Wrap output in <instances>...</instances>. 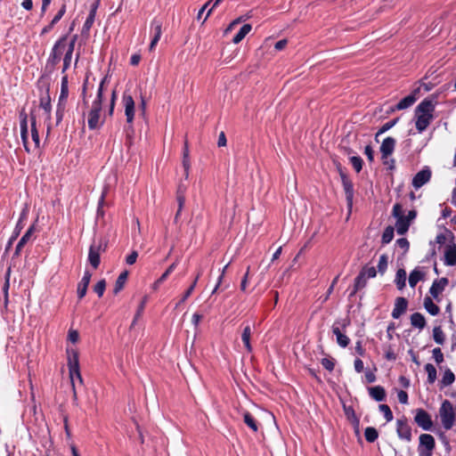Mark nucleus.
<instances>
[{
	"instance_id": "f257e3e1",
	"label": "nucleus",
	"mask_w": 456,
	"mask_h": 456,
	"mask_svg": "<svg viewBox=\"0 0 456 456\" xmlns=\"http://www.w3.org/2000/svg\"><path fill=\"white\" fill-rule=\"evenodd\" d=\"M68 368L69 372L70 383L73 390V403L77 404V393L76 390L77 383L83 385V379L79 369V356L77 349L67 348Z\"/></svg>"
},
{
	"instance_id": "f03ea898",
	"label": "nucleus",
	"mask_w": 456,
	"mask_h": 456,
	"mask_svg": "<svg viewBox=\"0 0 456 456\" xmlns=\"http://www.w3.org/2000/svg\"><path fill=\"white\" fill-rule=\"evenodd\" d=\"M435 104L431 100L424 99L415 108V126L419 133L425 131L434 118Z\"/></svg>"
},
{
	"instance_id": "7ed1b4c3",
	"label": "nucleus",
	"mask_w": 456,
	"mask_h": 456,
	"mask_svg": "<svg viewBox=\"0 0 456 456\" xmlns=\"http://www.w3.org/2000/svg\"><path fill=\"white\" fill-rule=\"evenodd\" d=\"M393 216L396 217L395 228L398 234H405L411 225L409 219L403 216V208L399 203H396L393 207Z\"/></svg>"
},
{
	"instance_id": "20e7f679",
	"label": "nucleus",
	"mask_w": 456,
	"mask_h": 456,
	"mask_svg": "<svg viewBox=\"0 0 456 456\" xmlns=\"http://www.w3.org/2000/svg\"><path fill=\"white\" fill-rule=\"evenodd\" d=\"M102 105V103L98 102H93L92 103V108L88 113V127L90 130L98 129L104 123V119H101Z\"/></svg>"
},
{
	"instance_id": "39448f33",
	"label": "nucleus",
	"mask_w": 456,
	"mask_h": 456,
	"mask_svg": "<svg viewBox=\"0 0 456 456\" xmlns=\"http://www.w3.org/2000/svg\"><path fill=\"white\" fill-rule=\"evenodd\" d=\"M338 172L341 177V182L346 195V205L349 211H351L354 194V184L351 179L348 177V175L343 171L341 167H338Z\"/></svg>"
},
{
	"instance_id": "423d86ee",
	"label": "nucleus",
	"mask_w": 456,
	"mask_h": 456,
	"mask_svg": "<svg viewBox=\"0 0 456 456\" xmlns=\"http://www.w3.org/2000/svg\"><path fill=\"white\" fill-rule=\"evenodd\" d=\"M414 421L423 430H432L433 421L431 419V415L426 410L422 408L416 409Z\"/></svg>"
},
{
	"instance_id": "0eeeda50",
	"label": "nucleus",
	"mask_w": 456,
	"mask_h": 456,
	"mask_svg": "<svg viewBox=\"0 0 456 456\" xmlns=\"http://www.w3.org/2000/svg\"><path fill=\"white\" fill-rule=\"evenodd\" d=\"M396 433L400 439L411 442L412 439L411 427L408 423L405 416L396 420Z\"/></svg>"
},
{
	"instance_id": "6e6552de",
	"label": "nucleus",
	"mask_w": 456,
	"mask_h": 456,
	"mask_svg": "<svg viewBox=\"0 0 456 456\" xmlns=\"http://www.w3.org/2000/svg\"><path fill=\"white\" fill-rule=\"evenodd\" d=\"M122 103L125 109V115L126 118V122L128 124H132L134 118V101L133 96L126 92L124 93L122 97Z\"/></svg>"
},
{
	"instance_id": "1a4fd4ad",
	"label": "nucleus",
	"mask_w": 456,
	"mask_h": 456,
	"mask_svg": "<svg viewBox=\"0 0 456 456\" xmlns=\"http://www.w3.org/2000/svg\"><path fill=\"white\" fill-rule=\"evenodd\" d=\"M162 25H163L162 20L159 18H157V17H155L151 22V28L153 31L154 35H153V37H152L150 46H149L150 51H153L155 49L157 44L159 43V41L161 37Z\"/></svg>"
},
{
	"instance_id": "9d476101",
	"label": "nucleus",
	"mask_w": 456,
	"mask_h": 456,
	"mask_svg": "<svg viewBox=\"0 0 456 456\" xmlns=\"http://www.w3.org/2000/svg\"><path fill=\"white\" fill-rule=\"evenodd\" d=\"M66 40L67 36H63L54 44L49 57V61L53 65H56L58 62H60L62 51L65 48Z\"/></svg>"
},
{
	"instance_id": "9b49d317",
	"label": "nucleus",
	"mask_w": 456,
	"mask_h": 456,
	"mask_svg": "<svg viewBox=\"0 0 456 456\" xmlns=\"http://www.w3.org/2000/svg\"><path fill=\"white\" fill-rule=\"evenodd\" d=\"M20 137L24 146L25 151L29 153L30 149L28 147V115L24 110H22L20 113Z\"/></svg>"
},
{
	"instance_id": "f8f14e48",
	"label": "nucleus",
	"mask_w": 456,
	"mask_h": 456,
	"mask_svg": "<svg viewBox=\"0 0 456 456\" xmlns=\"http://www.w3.org/2000/svg\"><path fill=\"white\" fill-rule=\"evenodd\" d=\"M39 107L44 110L45 113V120L50 121L51 120V110H52V104H51V97L49 94V88L45 89L44 92L40 94L39 96Z\"/></svg>"
},
{
	"instance_id": "ddd939ff",
	"label": "nucleus",
	"mask_w": 456,
	"mask_h": 456,
	"mask_svg": "<svg viewBox=\"0 0 456 456\" xmlns=\"http://www.w3.org/2000/svg\"><path fill=\"white\" fill-rule=\"evenodd\" d=\"M431 178V171L429 168L426 167L419 172H418L413 179H412V186L415 189H419L425 183H427Z\"/></svg>"
},
{
	"instance_id": "4468645a",
	"label": "nucleus",
	"mask_w": 456,
	"mask_h": 456,
	"mask_svg": "<svg viewBox=\"0 0 456 456\" xmlns=\"http://www.w3.org/2000/svg\"><path fill=\"white\" fill-rule=\"evenodd\" d=\"M436 442L435 438L429 434H421L419 436V451H423L425 448V453L432 454V451L435 449Z\"/></svg>"
},
{
	"instance_id": "2eb2a0df",
	"label": "nucleus",
	"mask_w": 456,
	"mask_h": 456,
	"mask_svg": "<svg viewBox=\"0 0 456 456\" xmlns=\"http://www.w3.org/2000/svg\"><path fill=\"white\" fill-rule=\"evenodd\" d=\"M396 141L388 136L385 138L380 146L381 159H387L395 151Z\"/></svg>"
},
{
	"instance_id": "dca6fc26",
	"label": "nucleus",
	"mask_w": 456,
	"mask_h": 456,
	"mask_svg": "<svg viewBox=\"0 0 456 456\" xmlns=\"http://www.w3.org/2000/svg\"><path fill=\"white\" fill-rule=\"evenodd\" d=\"M101 248H102L101 243H99L98 245H96L95 243H93L89 248L88 260H89L90 265L94 269H97L101 263V257H100Z\"/></svg>"
},
{
	"instance_id": "f3484780",
	"label": "nucleus",
	"mask_w": 456,
	"mask_h": 456,
	"mask_svg": "<svg viewBox=\"0 0 456 456\" xmlns=\"http://www.w3.org/2000/svg\"><path fill=\"white\" fill-rule=\"evenodd\" d=\"M408 300L405 297H398L395 298V306L392 311V317L394 319L400 318L407 310Z\"/></svg>"
},
{
	"instance_id": "a211bd4d",
	"label": "nucleus",
	"mask_w": 456,
	"mask_h": 456,
	"mask_svg": "<svg viewBox=\"0 0 456 456\" xmlns=\"http://www.w3.org/2000/svg\"><path fill=\"white\" fill-rule=\"evenodd\" d=\"M448 282H449V281L445 277H443L439 280L434 281V282L432 283V285L429 289L430 295L435 299H437L438 296L444 291L445 287L448 285Z\"/></svg>"
},
{
	"instance_id": "6ab92c4d",
	"label": "nucleus",
	"mask_w": 456,
	"mask_h": 456,
	"mask_svg": "<svg viewBox=\"0 0 456 456\" xmlns=\"http://www.w3.org/2000/svg\"><path fill=\"white\" fill-rule=\"evenodd\" d=\"M92 273L88 270H86L84 273V276L77 284V297L79 299H82L86 295L87 288L90 283Z\"/></svg>"
},
{
	"instance_id": "aec40b11",
	"label": "nucleus",
	"mask_w": 456,
	"mask_h": 456,
	"mask_svg": "<svg viewBox=\"0 0 456 456\" xmlns=\"http://www.w3.org/2000/svg\"><path fill=\"white\" fill-rule=\"evenodd\" d=\"M65 12H66V4L64 3L61 5V9L58 11V12L55 14V16L53 18L51 22L47 26H45L42 28L40 36L48 34L53 28V27L61 20V19L63 17Z\"/></svg>"
},
{
	"instance_id": "412c9836",
	"label": "nucleus",
	"mask_w": 456,
	"mask_h": 456,
	"mask_svg": "<svg viewBox=\"0 0 456 456\" xmlns=\"http://www.w3.org/2000/svg\"><path fill=\"white\" fill-rule=\"evenodd\" d=\"M65 12H66V4L64 3L61 5V9L58 11V12L55 14V16L53 18L51 22L47 26H45L42 28L40 36L48 34L53 28V27L61 20V19L63 17Z\"/></svg>"
},
{
	"instance_id": "4be33fe9",
	"label": "nucleus",
	"mask_w": 456,
	"mask_h": 456,
	"mask_svg": "<svg viewBox=\"0 0 456 456\" xmlns=\"http://www.w3.org/2000/svg\"><path fill=\"white\" fill-rule=\"evenodd\" d=\"M343 410L346 419L352 424L356 432H358L360 419L356 416L353 406L344 404Z\"/></svg>"
},
{
	"instance_id": "5701e85b",
	"label": "nucleus",
	"mask_w": 456,
	"mask_h": 456,
	"mask_svg": "<svg viewBox=\"0 0 456 456\" xmlns=\"http://www.w3.org/2000/svg\"><path fill=\"white\" fill-rule=\"evenodd\" d=\"M368 392L370 396L377 402H383L386 400L387 393L382 386L370 387H368Z\"/></svg>"
},
{
	"instance_id": "b1692460",
	"label": "nucleus",
	"mask_w": 456,
	"mask_h": 456,
	"mask_svg": "<svg viewBox=\"0 0 456 456\" xmlns=\"http://www.w3.org/2000/svg\"><path fill=\"white\" fill-rule=\"evenodd\" d=\"M444 265L453 266L456 265V245H448L444 251Z\"/></svg>"
},
{
	"instance_id": "393cba45",
	"label": "nucleus",
	"mask_w": 456,
	"mask_h": 456,
	"mask_svg": "<svg viewBox=\"0 0 456 456\" xmlns=\"http://www.w3.org/2000/svg\"><path fill=\"white\" fill-rule=\"evenodd\" d=\"M35 231V224H31L29 228L27 230L25 234L20 238L19 240L16 248H15V255L19 256L22 248L25 246V244L29 240L31 235L33 234Z\"/></svg>"
},
{
	"instance_id": "a878e982",
	"label": "nucleus",
	"mask_w": 456,
	"mask_h": 456,
	"mask_svg": "<svg viewBox=\"0 0 456 456\" xmlns=\"http://www.w3.org/2000/svg\"><path fill=\"white\" fill-rule=\"evenodd\" d=\"M185 188H183L182 185L178 186L177 191H176V201L178 204V209L176 211L175 221L177 222L178 217L183 208L184 203H185Z\"/></svg>"
},
{
	"instance_id": "bb28decb",
	"label": "nucleus",
	"mask_w": 456,
	"mask_h": 456,
	"mask_svg": "<svg viewBox=\"0 0 456 456\" xmlns=\"http://www.w3.org/2000/svg\"><path fill=\"white\" fill-rule=\"evenodd\" d=\"M410 320H411V325L413 328H417L419 330H423L427 325L426 319H425L424 315L420 313L412 314L410 317Z\"/></svg>"
},
{
	"instance_id": "cd10ccee",
	"label": "nucleus",
	"mask_w": 456,
	"mask_h": 456,
	"mask_svg": "<svg viewBox=\"0 0 456 456\" xmlns=\"http://www.w3.org/2000/svg\"><path fill=\"white\" fill-rule=\"evenodd\" d=\"M367 284V277L364 275V273H359V274L354 279V289L350 293V297H354L358 290L363 289Z\"/></svg>"
},
{
	"instance_id": "c85d7f7f",
	"label": "nucleus",
	"mask_w": 456,
	"mask_h": 456,
	"mask_svg": "<svg viewBox=\"0 0 456 456\" xmlns=\"http://www.w3.org/2000/svg\"><path fill=\"white\" fill-rule=\"evenodd\" d=\"M332 332L336 336L337 343L339 346L345 348L349 345L350 338L346 335L343 334L338 327L333 326Z\"/></svg>"
},
{
	"instance_id": "c756f323",
	"label": "nucleus",
	"mask_w": 456,
	"mask_h": 456,
	"mask_svg": "<svg viewBox=\"0 0 456 456\" xmlns=\"http://www.w3.org/2000/svg\"><path fill=\"white\" fill-rule=\"evenodd\" d=\"M30 126H31V137H32V140L35 143V148L38 149L39 146H40V138H39V134H38V130H37V118H36V116L31 113L30 114Z\"/></svg>"
},
{
	"instance_id": "7c9ffc66",
	"label": "nucleus",
	"mask_w": 456,
	"mask_h": 456,
	"mask_svg": "<svg viewBox=\"0 0 456 456\" xmlns=\"http://www.w3.org/2000/svg\"><path fill=\"white\" fill-rule=\"evenodd\" d=\"M417 98L415 97L414 94H410L404 98H403L393 109L392 110H404V109H407L409 107H411L415 102H416Z\"/></svg>"
},
{
	"instance_id": "2f4dec72",
	"label": "nucleus",
	"mask_w": 456,
	"mask_h": 456,
	"mask_svg": "<svg viewBox=\"0 0 456 456\" xmlns=\"http://www.w3.org/2000/svg\"><path fill=\"white\" fill-rule=\"evenodd\" d=\"M127 277H128L127 271H124L118 275V279L116 280L114 289H113L114 295L118 294L124 289V286L126 282Z\"/></svg>"
},
{
	"instance_id": "473e14b6",
	"label": "nucleus",
	"mask_w": 456,
	"mask_h": 456,
	"mask_svg": "<svg viewBox=\"0 0 456 456\" xmlns=\"http://www.w3.org/2000/svg\"><path fill=\"white\" fill-rule=\"evenodd\" d=\"M202 275V271L201 270H199L192 283L190 285V287L185 290V292L183 293V297H181L180 301H179V304H183L184 303L188 297H191V295L192 294L196 285H197V282L200 279V277Z\"/></svg>"
},
{
	"instance_id": "72a5a7b5",
	"label": "nucleus",
	"mask_w": 456,
	"mask_h": 456,
	"mask_svg": "<svg viewBox=\"0 0 456 456\" xmlns=\"http://www.w3.org/2000/svg\"><path fill=\"white\" fill-rule=\"evenodd\" d=\"M423 305L427 312L433 316L437 315L440 312L439 306L433 302L430 297H425Z\"/></svg>"
},
{
	"instance_id": "f704fd0d",
	"label": "nucleus",
	"mask_w": 456,
	"mask_h": 456,
	"mask_svg": "<svg viewBox=\"0 0 456 456\" xmlns=\"http://www.w3.org/2000/svg\"><path fill=\"white\" fill-rule=\"evenodd\" d=\"M10 275H11V268H8V270L5 273V277H4V284L3 286L4 308H7L8 304H9Z\"/></svg>"
},
{
	"instance_id": "c9c22d12",
	"label": "nucleus",
	"mask_w": 456,
	"mask_h": 456,
	"mask_svg": "<svg viewBox=\"0 0 456 456\" xmlns=\"http://www.w3.org/2000/svg\"><path fill=\"white\" fill-rule=\"evenodd\" d=\"M250 337H251V328L248 324H247L243 329V331L241 334V339L245 346V348L247 349V351L248 353H250L252 351V346L250 344Z\"/></svg>"
},
{
	"instance_id": "e433bc0d",
	"label": "nucleus",
	"mask_w": 456,
	"mask_h": 456,
	"mask_svg": "<svg viewBox=\"0 0 456 456\" xmlns=\"http://www.w3.org/2000/svg\"><path fill=\"white\" fill-rule=\"evenodd\" d=\"M424 276H425V273L423 272H421L420 270H419L418 268L411 271V273H410V276H409L410 286L411 288H414L419 281L424 279Z\"/></svg>"
},
{
	"instance_id": "4c0bfd02",
	"label": "nucleus",
	"mask_w": 456,
	"mask_h": 456,
	"mask_svg": "<svg viewBox=\"0 0 456 456\" xmlns=\"http://www.w3.org/2000/svg\"><path fill=\"white\" fill-rule=\"evenodd\" d=\"M250 24H244L232 38L234 44H239L251 30Z\"/></svg>"
},
{
	"instance_id": "58836bf2",
	"label": "nucleus",
	"mask_w": 456,
	"mask_h": 456,
	"mask_svg": "<svg viewBox=\"0 0 456 456\" xmlns=\"http://www.w3.org/2000/svg\"><path fill=\"white\" fill-rule=\"evenodd\" d=\"M243 420H244V423L249 428H251L254 432H257V430H258V423H257L256 419L254 418V416L250 412L245 411L243 413Z\"/></svg>"
},
{
	"instance_id": "ea45409f",
	"label": "nucleus",
	"mask_w": 456,
	"mask_h": 456,
	"mask_svg": "<svg viewBox=\"0 0 456 456\" xmlns=\"http://www.w3.org/2000/svg\"><path fill=\"white\" fill-rule=\"evenodd\" d=\"M395 282L399 290H402L405 287L406 272L403 269L397 270Z\"/></svg>"
},
{
	"instance_id": "a19ab883",
	"label": "nucleus",
	"mask_w": 456,
	"mask_h": 456,
	"mask_svg": "<svg viewBox=\"0 0 456 456\" xmlns=\"http://www.w3.org/2000/svg\"><path fill=\"white\" fill-rule=\"evenodd\" d=\"M68 95H69L68 77L64 76L61 78V94L59 96V102L66 103Z\"/></svg>"
},
{
	"instance_id": "79ce46f5",
	"label": "nucleus",
	"mask_w": 456,
	"mask_h": 456,
	"mask_svg": "<svg viewBox=\"0 0 456 456\" xmlns=\"http://www.w3.org/2000/svg\"><path fill=\"white\" fill-rule=\"evenodd\" d=\"M364 436L367 442L373 443L379 437L378 430L373 427H368L364 430Z\"/></svg>"
},
{
	"instance_id": "37998d69",
	"label": "nucleus",
	"mask_w": 456,
	"mask_h": 456,
	"mask_svg": "<svg viewBox=\"0 0 456 456\" xmlns=\"http://www.w3.org/2000/svg\"><path fill=\"white\" fill-rule=\"evenodd\" d=\"M433 338L438 345H443L444 343L445 336L440 326H436L433 329Z\"/></svg>"
},
{
	"instance_id": "c03bdc74",
	"label": "nucleus",
	"mask_w": 456,
	"mask_h": 456,
	"mask_svg": "<svg viewBox=\"0 0 456 456\" xmlns=\"http://www.w3.org/2000/svg\"><path fill=\"white\" fill-rule=\"evenodd\" d=\"M425 370L428 373V382L433 384L436 379V369L431 363L425 365Z\"/></svg>"
},
{
	"instance_id": "a18cd8bd",
	"label": "nucleus",
	"mask_w": 456,
	"mask_h": 456,
	"mask_svg": "<svg viewBox=\"0 0 456 456\" xmlns=\"http://www.w3.org/2000/svg\"><path fill=\"white\" fill-rule=\"evenodd\" d=\"M394 232H395V229L393 226H387L384 232H383V234H382V238H381V242L382 244H387L389 243L393 238H394Z\"/></svg>"
},
{
	"instance_id": "49530a36",
	"label": "nucleus",
	"mask_w": 456,
	"mask_h": 456,
	"mask_svg": "<svg viewBox=\"0 0 456 456\" xmlns=\"http://www.w3.org/2000/svg\"><path fill=\"white\" fill-rule=\"evenodd\" d=\"M455 380V375L454 373L450 370V369H447L444 372V375H443V378H442V384L444 386H450L451 384H452Z\"/></svg>"
},
{
	"instance_id": "de8ad7c7",
	"label": "nucleus",
	"mask_w": 456,
	"mask_h": 456,
	"mask_svg": "<svg viewBox=\"0 0 456 456\" xmlns=\"http://www.w3.org/2000/svg\"><path fill=\"white\" fill-rule=\"evenodd\" d=\"M350 162L356 173H360L362 169L363 160L359 156H353L350 158Z\"/></svg>"
},
{
	"instance_id": "09e8293b",
	"label": "nucleus",
	"mask_w": 456,
	"mask_h": 456,
	"mask_svg": "<svg viewBox=\"0 0 456 456\" xmlns=\"http://www.w3.org/2000/svg\"><path fill=\"white\" fill-rule=\"evenodd\" d=\"M399 118H394L387 123H385L378 131V133L376 134V138L386 133L387 131H388L389 129H391L394 126H395V124L398 122Z\"/></svg>"
},
{
	"instance_id": "8fccbe9b",
	"label": "nucleus",
	"mask_w": 456,
	"mask_h": 456,
	"mask_svg": "<svg viewBox=\"0 0 456 456\" xmlns=\"http://www.w3.org/2000/svg\"><path fill=\"white\" fill-rule=\"evenodd\" d=\"M108 81V76H105L101 83H100V86H99V88H98V91H97V94H96V97L95 99L94 100V102H98L99 103H102V101H103V86L105 85V83Z\"/></svg>"
},
{
	"instance_id": "3c124183",
	"label": "nucleus",
	"mask_w": 456,
	"mask_h": 456,
	"mask_svg": "<svg viewBox=\"0 0 456 456\" xmlns=\"http://www.w3.org/2000/svg\"><path fill=\"white\" fill-rule=\"evenodd\" d=\"M379 410L384 414V417L387 422L393 419V412L387 404H379Z\"/></svg>"
},
{
	"instance_id": "603ef678",
	"label": "nucleus",
	"mask_w": 456,
	"mask_h": 456,
	"mask_svg": "<svg viewBox=\"0 0 456 456\" xmlns=\"http://www.w3.org/2000/svg\"><path fill=\"white\" fill-rule=\"evenodd\" d=\"M105 289H106V281L104 279L99 281L94 286V291L98 295L99 297H102L103 296Z\"/></svg>"
},
{
	"instance_id": "864d4df0",
	"label": "nucleus",
	"mask_w": 456,
	"mask_h": 456,
	"mask_svg": "<svg viewBox=\"0 0 456 456\" xmlns=\"http://www.w3.org/2000/svg\"><path fill=\"white\" fill-rule=\"evenodd\" d=\"M65 107H66L65 102H58L57 109H56V123H57V125L60 124L63 118Z\"/></svg>"
},
{
	"instance_id": "5fc2aeb1",
	"label": "nucleus",
	"mask_w": 456,
	"mask_h": 456,
	"mask_svg": "<svg viewBox=\"0 0 456 456\" xmlns=\"http://www.w3.org/2000/svg\"><path fill=\"white\" fill-rule=\"evenodd\" d=\"M322 367L329 371H332L335 367V360L332 357H325L321 362Z\"/></svg>"
},
{
	"instance_id": "6e6d98bb",
	"label": "nucleus",
	"mask_w": 456,
	"mask_h": 456,
	"mask_svg": "<svg viewBox=\"0 0 456 456\" xmlns=\"http://www.w3.org/2000/svg\"><path fill=\"white\" fill-rule=\"evenodd\" d=\"M387 256L385 254L379 256L378 270L381 274H383L387 268Z\"/></svg>"
},
{
	"instance_id": "4d7b16f0",
	"label": "nucleus",
	"mask_w": 456,
	"mask_h": 456,
	"mask_svg": "<svg viewBox=\"0 0 456 456\" xmlns=\"http://www.w3.org/2000/svg\"><path fill=\"white\" fill-rule=\"evenodd\" d=\"M360 272L364 273V275L367 277V279L374 278L377 275V271H376L375 267H373V266L365 265L362 268V270Z\"/></svg>"
},
{
	"instance_id": "13d9d810",
	"label": "nucleus",
	"mask_w": 456,
	"mask_h": 456,
	"mask_svg": "<svg viewBox=\"0 0 456 456\" xmlns=\"http://www.w3.org/2000/svg\"><path fill=\"white\" fill-rule=\"evenodd\" d=\"M182 165L184 169V178L187 180L189 178V173L191 168L190 156L183 157Z\"/></svg>"
},
{
	"instance_id": "bf43d9fd",
	"label": "nucleus",
	"mask_w": 456,
	"mask_h": 456,
	"mask_svg": "<svg viewBox=\"0 0 456 456\" xmlns=\"http://www.w3.org/2000/svg\"><path fill=\"white\" fill-rule=\"evenodd\" d=\"M94 20L92 19V18H86L84 25H83V28H82V35H88L89 34V31L92 28V26L94 25Z\"/></svg>"
},
{
	"instance_id": "052dcab7",
	"label": "nucleus",
	"mask_w": 456,
	"mask_h": 456,
	"mask_svg": "<svg viewBox=\"0 0 456 456\" xmlns=\"http://www.w3.org/2000/svg\"><path fill=\"white\" fill-rule=\"evenodd\" d=\"M396 245L403 249L404 252H407L410 248V242L406 238H401L396 240Z\"/></svg>"
},
{
	"instance_id": "680f3d73",
	"label": "nucleus",
	"mask_w": 456,
	"mask_h": 456,
	"mask_svg": "<svg viewBox=\"0 0 456 456\" xmlns=\"http://www.w3.org/2000/svg\"><path fill=\"white\" fill-rule=\"evenodd\" d=\"M433 357L437 364L444 362V354L439 347L433 349Z\"/></svg>"
},
{
	"instance_id": "e2e57ef3",
	"label": "nucleus",
	"mask_w": 456,
	"mask_h": 456,
	"mask_svg": "<svg viewBox=\"0 0 456 456\" xmlns=\"http://www.w3.org/2000/svg\"><path fill=\"white\" fill-rule=\"evenodd\" d=\"M117 91L116 90H113L112 93H111V98H110V108H109V115L110 116H112L113 115V112H114V108H115V104H116V100H117Z\"/></svg>"
},
{
	"instance_id": "0e129e2a",
	"label": "nucleus",
	"mask_w": 456,
	"mask_h": 456,
	"mask_svg": "<svg viewBox=\"0 0 456 456\" xmlns=\"http://www.w3.org/2000/svg\"><path fill=\"white\" fill-rule=\"evenodd\" d=\"M105 197H106V191H103L102 195H101V198L99 200V202H98V208H97V214L98 216H103L104 212L102 210V207H103V204H104V200H105Z\"/></svg>"
},
{
	"instance_id": "69168bd1",
	"label": "nucleus",
	"mask_w": 456,
	"mask_h": 456,
	"mask_svg": "<svg viewBox=\"0 0 456 456\" xmlns=\"http://www.w3.org/2000/svg\"><path fill=\"white\" fill-rule=\"evenodd\" d=\"M385 358L387 361H395L396 359V354L391 346H388L387 349L385 352Z\"/></svg>"
},
{
	"instance_id": "338daca9",
	"label": "nucleus",
	"mask_w": 456,
	"mask_h": 456,
	"mask_svg": "<svg viewBox=\"0 0 456 456\" xmlns=\"http://www.w3.org/2000/svg\"><path fill=\"white\" fill-rule=\"evenodd\" d=\"M364 154L370 162L374 160V151L370 145H366L364 148Z\"/></svg>"
},
{
	"instance_id": "774afa93",
	"label": "nucleus",
	"mask_w": 456,
	"mask_h": 456,
	"mask_svg": "<svg viewBox=\"0 0 456 456\" xmlns=\"http://www.w3.org/2000/svg\"><path fill=\"white\" fill-rule=\"evenodd\" d=\"M397 398L401 403H403V404L408 403V394L405 391L400 390L397 393Z\"/></svg>"
}]
</instances>
